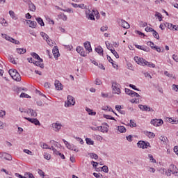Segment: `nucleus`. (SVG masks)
Instances as JSON below:
<instances>
[{
	"label": "nucleus",
	"mask_w": 178,
	"mask_h": 178,
	"mask_svg": "<svg viewBox=\"0 0 178 178\" xmlns=\"http://www.w3.org/2000/svg\"><path fill=\"white\" fill-rule=\"evenodd\" d=\"M134 60L138 63V65H141L142 66H148L149 67H155V64L146 61L145 59L134 57Z\"/></svg>",
	"instance_id": "1"
},
{
	"label": "nucleus",
	"mask_w": 178,
	"mask_h": 178,
	"mask_svg": "<svg viewBox=\"0 0 178 178\" xmlns=\"http://www.w3.org/2000/svg\"><path fill=\"white\" fill-rule=\"evenodd\" d=\"M31 56H33V58L38 60V61H35V63H33L35 66H39L40 67H41V69H44V63H42L43 62L42 58H40V56L37 54V53L35 52L31 53Z\"/></svg>",
	"instance_id": "2"
},
{
	"label": "nucleus",
	"mask_w": 178,
	"mask_h": 178,
	"mask_svg": "<svg viewBox=\"0 0 178 178\" xmlns=\"http://www.w3.org/2000/svg\"><path fill=\"white\" fill-rule=\"evenodd\" d=\"M8 73L15 81H20L22 80V76H20V74L17 72V70L11 69L8 71Z\"/></svg>",
	"instance_id": "3"
},
{
	"label": "nucleus",
	"mask_w": 178,
	"mask_h": 178,
	"mask_svg": "<svg viewBox=\"0 0 178 178\" xmlns=\"http://www.w3.org/2000/svg\"><path fill=\"white\" fill-rule=\"evenodd\" d=\"M86 17L90 20H95V17L94 16H97V15H99V13H98V10H88V13L86 12Z\"/></svg>",
	"instance_id": "4"
},
{
	"label": "nucleus",
	"mask_w": 178,
	"mask_h": 178,
	"mask_svg": "<svg viewBox=\"0 0 178 178\" xmlns=\"http://www.w3.org/2000/svg\"><path fill=\"white\" fill-rule=\"evenodd\" d=\"M112 90L113 94H120V85L118 82H112Z\"/></svg>",
	"instance_id": "5"
},
{
	"label": "nucleus",
	"mask_w": 178,
	"mask_h": 178,
	"mask_svg": "<svg viewBox=\"0 0 178 178\" xmlns=\"http://www.w3.org/2000/svg\"><path fill=\"white\" fill-rule=\"evenodd\" d=\"M137 145L139 148H142L143 149H145L148 148V147H151V144H149V143L143 140L138 141Z\"/></svg>",
	"instance_id": "6"
},
{
	"label": "nucleus",
	"mask_w": 178,
	"mask_h": 178,
	"mask_svg": "<svg viewBox=\"0 0 178 178\" xmlns=\"http://www.w3.org/2000/svg\"><path fill=\"white\" fill-rule=\"evenodd\" d=\"M74 104H76V102L74 101V97L72 95L67 96V102H65V106L67 108H69L70 105L74 106Z\"/></svg>",
	"instance_id": "7"
},
{
	"label": "nucleus",
	"mask_w": 178,
	"mask_h": 178,
	"mask_svg": "<svg viewBox=\"0 0 178 178\" xmlns=\"http://www.w3.org/2000/svg\"><path fill=\"white\" fill-rule=\"evenodd\" d=\"M151 124H153L156 127H158L163 124V120H162V119H154L151 120Z\"/></svg>",
	"instance_id": "8"
},
{
	"label": "nucleus",
	"mask_w": 178,
	"mask_h": 178,
	"mask_svg": "<svg viewBox=\"0 0 178 178\" xmlns=\"http://www.w3.org/2000/svg\"><path fill=\"white\" fill-rule=\"evenodd\" d=\"M76 52L81 55V56H87V52L84 51V48L82 47L78 46L76 49Z\"/></svg>",
	"instance_id": "9"
},
{
	"label": "nucleus",
	"mask_w": 178,
	"mask_h": 178,
	"mask_svg": "<svg viewBox=\"0 0 178 178\" xmlns=\"http://www.w3.org/2000/svg\"><path fill=\"white\" fill-rule=\"evenodd\" d=\"M168 172H171V173H172V175H175L176 173H178L177 172V167H176V165L171 164L169 168H168Z\"/></svg>",
	"instance_id": "10"
},
{
	"label": "nucleus",
	"mask_w": 178,
	"mask_h": 178,
	"mask_svg": "<svg viewBox=\"0 0 178 178\" xmlns=\"http://www.w3.org/2000/svg\"><path fill=\"white\" fill-rule=\"evenodd\" d=\"M6 40L7 41H10V42H13V44H15L16 45H19L20 44V42L19 40L13 39V38H10V36H6Z\"/></svg>",
	"instance_id": "11"
},
{
	"label": "nucleus",
	"mask_w": 178,
	"mask_h": 178,
	"mask_svg": "<svg viewBox=\"0 0 178 178\" xmlns=\"http://www.w3.org/2000/svg\"><path fill=\"white\" fill-rule=\"evenodd\" d=\"M52 129L55 131H59V130H60V129H62V124H60L59 123H54V124H52Z\"/></svg>",
	"instance_id": "12"
},
{
	"label": "nucleus",
	"mask_w": 178,
	"mask_h": 178,
	"mask_svg": "<svg viewBox=\"0 0 178 178\" xmlns=\"http://www.w3.org/2000/svg\"><path fill=\"white\" fill-rule=\"evenodd\" d=\"M40 35L44 38V40H45V41L47 42L49 45H52V44H50L49 36H48L47 33L41 32Z\"/></svg>",
	"instance_id": "13"
},
{
	"label": "nucleus",
	"mask_w": 178,
	"mask_h": 178,
	"mask_svg": "<svg viewBox=\"0 0 178 178\" xmlns=\"http://www.w3.org/2000/svg\"><path fill=\"white\" fill-rule=\"evenodd\" d=\"M52 52H53V55L54 56H56V58H59V56H60V54H59V49L58 48L57 46L54 47Z\"/></svg>",
	"instance_id": "14"
},
{
	"label": "nucleus",
	"mask_w": 178,
	"mask_h": 178,
	"mask_svg": "<svg viewBox=\"0 0 178 178\" xmlns=\"http://www.w3.org/2000/svg\"><path fill=\"white\" fill-rule=\"evenodd\" d=\"M27 24H29V27L31 29H35L37 27V22L31 20H26Z\"/></svg>",
	"instance_id": "15"
},
{
	"label": "nucleus",
	"mask_w": 178,
	"mask_h": 178,
	"mask_svg": "<svg viewBox=\"0 0 178 178\" xmlns=\"http://www.w3.org/2000/svg\"><path fill=\"white\" fill-rule=\"evenodd\" d=\"M120 23L124 29H130V24H129L125 20L121 19Z\"/></svg>",
	"instance_id": "16"
},
{
	"label": "nucleus",
	"mask_w": 178,
	"mask_h": 178,
	"mask_svg": "<svg viewBox=\"0 0 178 178\" xmlns=\"http://www.w3.org/2000/svg\"><path fill=\"white\" fill-rule=\"evenodd\" d=\"M54 86L56 90H63V86H62V83L58 80L55 81Z\"/></svg>",
	"instance_id": "17"
},
{
	"label": "nucleus",
	"mask_w": 178,
	"mask_h": 178,
	"mask_svg": "<svg viewBox=\"0 0 178 178\" xmlns=\"http://www.w3.org/2000/svg\"><path fill=\"white\" fill-rule=\"evenodd\" d=\"M83 45L86 51H88V52H91V51H92V49L91 48V44H90V42H86Z\"/></svg>",
	"instance_id": "18"
},
{
	"label": "nucleus",
	"mask_w": 178,
	"mask_h": 178,
	"mask_svg": "<svg viewBox=\"0 0 178 178\" xmlns=\"http://www.w3.org/2000/svg\"><path fill=\"white\" fill-rule=\"evenodd\" d=\"M99 131H101L102 133H108L109 128H108V127H105V126H100L99 127Z\"/></svg>",
	"instance_id": "19"
},
{
	"label": "nucleus",
	"mask_w": 178,
	"mask_h": 178,
	"mask_svg": "<svg viewBox=\"0 0 178 178\" xmlns=\"http://www.w3.org/2000/svg\"><path fill=\"white\" fill-rule=\"evenodd\" d=\"M29 5V9L31 10V12H35V5L33 3V2L31 1V3H28Z\"/></svg>",
	"instance_id": "20"
},
{
	"label": "nucleus",
	"mask_w": 178,
	"mask_h": 178,
	"mask_svg": "<svg viewBox=\"0 0 178 178\" xmlns=\"http://www.w3.org/2000/svg\"><path fill=\"white\" fill-rule=\"evenodd\" d=\"M68 149H71V151H74L75 152H79V149L76 148L74 145H71L70 143L67 146Z\"/></svg>",
	"instance_id": "21"
},
{
	"label": "nucleus",
	"mask_w": 178,
	"mask_h": 178,
	"mask_svg": "<svg viewBox=\"0 0 178 178\" xmlns=\"http://www.w3.org/2000/svg\"><path fill=\"white\" fill-rule=\"evenodd\" d=\"M30 114L32 118H37V111H34V110L31 108H29V115Z\"/></svg>",
	"instance_id": "22"
},
{
	"label": "nucleus",
	"mask_w": 178,
	"mask_h": 178,
	"mask_svg": "<svg viewBox=\"0 0 178 178\" xmlns=\"http://www.w3.org/2000/svg\"><path fill=\"white\" fill-rule=\"evenodd\" d=\"M95 51L96 52H97V54H99V55H104V49H102V47H97V48H95Z\"/></svg>",
	"instance_id": "23"
},
{
	"label": "nucleus",
	"mask_w": 178,
	"mask_h": 178,
	"mask_svg": "<svg viewBox=\"0 0 178 178\" xmlns=\"http://www.w3.org/2000/svg\"><path fill=\"white\" fill-rule=\"evenodd\" d=\"M3 158L7 161H12V156L8 153H3Z\"/></svg>",
	"instance_id": "24"
},
{
	"label": "nucleus",
	"mask_w": 178,
	"mask_h": 178,
	"mask_svg": "<svg viewBox=\"0 0 178 178\" xmlns=\"http://www.w3.org/2000/svg\"><path fill=\"white\" fill-rule=\"evenodd\" d=\"M16 52H17L19 55H22L23 54H26V52H27V50L26 49L17 48Z\"/></svg>",
	"instance_id": "25"
},
{
	"label": "nucleus",
	"mask_w": 178,
	"mask_h": 178,
	"mask_svg": "<svg viewBox=\"0 0 178 178\" xmlns=\"http://www.w3.org/2000/svg\"><path fill=\"white\" fill-rule=\"evenodd\" d=\"M86 111L88 113V115L90 116H95L97 115V112L92 111L90 108H86Z\"/></svg>",
	"instance_id": "26"
},
{
	"label": "nucleus",
	"mask_w": 178,
	"mask_h": 178,
	"mask_svg": "<svg viewBox=\"0 0 178 178\" xmlns=\"http://www.w3.org/2000/svg\"><path fill=\"white\" fill-rule=\"evenodd\" d=\"M159 140H161V141H162V143L164 144V145H166V144H168V138L165 137V136H161L159 138Z\"/></svg>",
	"instance_id": "27"
},
{
	"label": "nucleus",
	"mask_w": 178,
	"mask_h": 178,
	"mask_svg": "<svg viewBox=\"0 0 178 178\" xmlns=\"http://www.w3.org/2000/svg\"><path fill=\"white\" fill-rule=\"evenodd\" d=\"M117 130H118L120 133H126V127H124V126L117 127Z\"/></svg>",
	"instance_id": "28"
},
{
	"label": "nucleus",
	"mask_w": 178,
	"mask_h": 178,
	"mask_svg": "<svg viewBox=\"0 0 178 178\" xmlns=\"http://www.w3.org/2000/svg\"><path fill=\"white\" fill-rule=\"evenodd\" d=\"M36 21L38 22V24L43 26H45V24L44 23V21L42 20V18L41 17H36Z\"/></svg>",
	"instance_id": "29"
},
{
	"label": "nucleus",
	"mask_w": 178,
	"mask_h": 178,
	"mask_svg": "<svg viewBox=\"0 0 178 178\" xmlns=\"http://www.w3.org/2000/svg\"><path fill=\"white\" fill-rule=\"evenodd\" d=\"M145 135L149 138H154L155 137V134L153 132H149V131H146Z\"/></svg>",
	"instance_id": "30"
},
{
	"label": "nucleus",
	"mask_w": 178,
	"mask_h": 178,
	"mask_svg": "<svg viewBox=\"0 0 178 178\" xmlns=\"http://www.w3.org/2000/svg\"><path fill=\"white\" fill-rule=\"evenodd\" d=\"M35 126H41V123H40V121L37 118H33L32 122Z\"/></svg>",
	"instance_id": "31"
},
{
	"label": "nucleus",
	"mask_w": 178,
	"mask_h": 178,
	"mask_svg": "<svg viewBox=\"0 0 178 178\" xmlns=\"http://www.w3.org/2000/svg\"><path fill=\"white\" fill-rule=\"evenodd\" d=\"M86 144H88V145H94V142L92 141V140H91V138H86Z\"/></svg>",
	"instance_id": "32"
},
{
	"label": "nucleus",
	"mask_w": 178,
	"mask_h": 178,
	"mask_svg": "<svg viewBox=\"0 0 178 178\" xmlns=\"http://www.w3.org/2000/svg\"><path fill=\"white\" fill-rule=\"evenodd\" d=\"M111 52L114 55L116 59H119V54L115 49H110Z\"/></svg>",
	"instance_id": "33"
},
{
	"label": "nucleus",
	"mask_w": 178,
	"mask_h": 178,
	"mask_svg": "<svg viewBox=\"0 0 178 178\" xmlns=\"http://www.w3.org/2000/svg\"><path fill=\"white\" fill-rule=\"evenodd\" d=\"M147 45L150 47V48H152V49H155V47H156V46H155V44L151 41L147 42Z\"/></svg>",
	"instance_id": "34"
},
{
	"label": "nucleus",
	"mask_w": 178,
	"mask_h": 178,
	"mask_svg": "<svg viewBox=\"0 0 178 178\" xmlns=\"http://www.w3.org/2000/svg\"><path fill=\"white\" fill-rule=\"evenodd\" d=\"M89 155L92 159H98V155L95 153H90Z\"/></svg>",
	"instance_id": "35"
},
{
	"label": "nucleus",
	"mask_w": 178,
	"mask_h": 178,
	"mask_svg": "<svg viewBox=\"0 0 178 178\" xmlns=\"http://www.w3.org/2000/svg\"><path fill=\"white\" fill-rule=\"evenodd\" d=\"M155 16H156V17H158L159 22H162V14H161L159 12H156Z\"/></svg>",
	"instance_id": "36"
},
{
	"label": "nucleus",
	"mask_w": 178,
	"mask_h": 178,
	"mask_svg": "<svg viewBox=\"0 0 178 178\" xmlns=\"http://www.w3.org/2000/svg\"><path fill=\"white\" fill-rule=\"evenodd\" d=\"M103 116H104V118H105V119H110L111 120H116L115 119V118L111 117V116L109 115L104 114Z\"/></svg>",
	"instance_id": "37"
},
{
	"label": "nucleus",
	"mask_w": 178,
	"mask_h": 178,
	"mask_svg": "<svg viewBox=\"0 0 178 178\" xmlns=\"http://www.w3.org/2000/svg\"><path fill=\"white\" fill-rule=\"evenodd\" d=\"M153 37H154V38H156V40H159V34L155 30L153 31Z\"/></svg>",
	"instance_id": "38"
},
{
	"label": "nucleus",
	"mask_w": 178,
	"mask_h": 178,
	"mask_svg": "<svg viewBox=\"0 0 178 178\" xmlns=\"http://www.w3.org/2000/svg\"><path fill=\"white\" fill-rule=\"evenodd\" d=\"M101 169L103 170V172H104V173H108V172H109V169L106 165H104L103 167L101 168Z\"/></svg>",
	"instance_id": "39"
},
{
	"label": "nucleus",
	"mask_w": 178,
	"mask_h": 178,
	"mask_svg": "<svg viewBox=\"0 0 178 178\" xmlns=\"http://www.w3.org/2000/svg\"><path fill=\"white\" fill-rule=\"evenodd\" d=\"M20 98H31V97H30L29 95H27L24 92H22L20 95Z\"/></svg>",
	"instance_id": "40"
},
{
	"label": "nucleus",
	"mask_w": 178,
	"mask_h": 178,
	"mask_svg": "<svg viewBox=\"0 0 178 178\" xmlns=\"http://www.w3.org/2000/svg\"><path fill=\"white\" fill-rule=\"evenodd\" d=\"M44 159H47V161H49V159H51V154H49L48 153H44Z\"/></svg>",
	"instance_id": "41"
},
{
	"label": "nucleus",
	"mask_w": 178,
	"mask_h": 178,
	"mask_svg": "<svg viewBox=\"0 0 178 178\" xmlns=\"http://www.w3.org/2000/svg\"><path fill=\"white\" fill-rule=\"evenodd\" d=\"M145 30V31H147V33H148V32L153 33L155 29L147 26Z\"/></svg>",
	"instance_id": "42"
},
{
	"label": "nucleus",
	"mask_w": 178,
	"mask_h": 178,
	"mask_svg": "<svg viewBox=\"0 0 178 178\" xmlns=\"http://www.w3.org/2000/svg\"><path fill=\"white\" fill-rule=\"evenodd\" d=\"M24 176H26V177H29V178H35L34 175H33V174L31 172H26L24 174Z\"/></svg>",
	"instance_id": "43"
},
{
	"label": "nucleus",
	"mask_w": 178,
	"mask_h": 178,
	"mask_svg": "<svg viewBox=\"0 0 178 178\" xmlns=\"http://www.w3.org/2000/svg\"><path fill=\"white\" fill-rule=\"evenodd\" d=\"M154 49L157 51V52H163L164 49L163 47H162L161 49L160 47H158V46H156V47H154Z\"/></svg>",
	"instance_id": "44"
},
{
	"label": "nucleus",
	"mask_w": 178,
	"mask_h": 178,
	"mask_svg": "<svg viewBox=\"0 0 178 178\" xmlns=\"http://www.w3.org/2000/svg\"><path fill=\"white\" fill-rule=\"evenodd\" d=\"M130 102H131V104H138L140 99H132L130 100Z\"/></svg>",
	"instance_id": "45"
},
{
	"label": "nucleus",
	"mask_w": 178,
	"mask_h": 178,
	"mask_svg": "<svg viewBox=\"0 0 178 178\" xmlns=\"http://www.w3.org/2000/svg\"><path fill=\"white\" fill-rule=\"evenodd\" d=\"M165 26V27H168V29H169L170 30H173V25L172 24L166 23Z\"/></svg>",
	"instance_id": "46"
},
{
	"label": "nucleus",
	"mask_w": 178,
	"mask_h": 178,
	"mask_svg": "<svg viewBox=\"0 0 178 178\" xmlns=\"http://www.w3.org/2000/svg\"><path fill=\"white\" fill-rule=\"evenodd\" d=\"M19 111L22 113H27L29 115V108L26 110H24V108H19Z\"/></svg>",
	"instance_id": "47"
},
{
	"label": "nucleus",
	"mask_w": 178,
	"mask_h": 178,
	"mask_svg": "<svg viewBox=\"0 0 178 178\" xmlns=\"http://www.w3.org/2000/svg\"><path fill=\"white\" fill-rule=\"evenodd\" d=\"M74 138H76V141H78L81 145L84 144V141L83 140V139H81V138L74 137Z\"/></svg>",
	"instance_id": "48"
},
{
	"label": "nucleus",
	"mask_w": 178,
	"mask_h": 178,
	"mask_svg": "<svg viewBox=\"0 0 178 178\" xmlns=\"http://www.w3.org/2000/svg\"><path fill=\"white\" fill-rule=\"evenodd\" d=\"M149 160L152 161L153 163H156V160L154 159V156L152 154H149Z\"/></svg>",
	"instance_id": "49"
},
{
	"label": "nucleus",
	"mask_w": 178,
	"mask_h": 178,
	"mask_svg": "<svg viewBox=\"0 0 178 178\" xmlns=\"http://www.w3.org/2000/svg\"><path fill=\"white\" fill-rule=\"evenodd\" d=\"M8 59L11 63H13V65H16V61L15 60V58L12 57L11 56L8 57Z\"/></svg>",
	"instance_id": "50"
},
{
	"label": "nucleus",
	"mask_w": 178,
	"mask_h": 178,
	"mask_svg": "<svg viewBox=\"0 0 178 178\" xmlns=\"http://www.w3.org/2000/svg\"><path fill=\"white\" fill-rule=\"evenodd\" d=\"M35 94H38L39 95H40L41 97H44V98H47V96H45V95L42 94L41 92V91L38 90H35Z\"/></svg>",
	"instance_id": "51"
},
{
	"label": "nucleus",
	"mask_w": 178,
	"mask_h": 178,
	"mask_svg": "<svg viewBox=\"0 0 178 178\" xmlns=\"http://www.w3.org/2000/svg\"><path fill=\"white\" fill-rule=\"evenodd\" d=\"M131 96L133 97H140V95L134 91L132 90V92L131 93Z\"/></svg>",
	"instance_id": "52"
},
{
	"label": "nucleus",
	"mask_w": 178,
	"mask_h": 178,
	"mask_svg": "<svg viewBox=\"0 0 178 178\" xmlns=\"http://www.w3.org/2000/svg\"><path fill=\"white\" fill-rule=\"evenodd\" d=\"M42 148H43L44 149H49V147H48V145L46 143H42L41 145Z\"/></svg>",
	"instance_id": "53"
},
{
	"label": "nucleus",
	"mask_w": 178,
	"mask_h": 178,
	"mask_svg": "<svg viewBox=\"0 0 178 178\" xmlns=\"http://www.w3.org/2000/svg\"><path fill=\"white\" fill-rule=\"evenodd\" d=\"M93 176H95V177H96V178H101V177H102L103 176H102V174H100V173H96V172H94L93 173Z\"/></svg>",
	"instance_id": "54"
},
{
	"label": "nucleus",
	"mask_w": 178,
	"mask_h": 178,
	"mask_svg": "<svg viewBox=\"0 0 178 178\" xmlns=\"http://www.w3.org/2000/svg\"><path fill=\"white\" fill-rule=\"evenodd\" d=\"M145 111H146V112H154V109L145 106Z\"/></svg>",
	"instance_id": "55"
},
{
	"label": "nucleus",
	"mask_w": 178,
	"mask_h": 178,
	"mask_svg": "<svg viewBox=\"0 0 178 178\" xmlns=\"http://www.w3.org/2000/svg\"><path fill=\"white\" fill-rule=\"evenodd\" d=\"M125 92L126 94H127L128 95H131V92H133V90H130V89H127L125 88Z\"/></svg>",
	"instance_id": "56"
},
{
	"label": "nucleus",
	"mask_w": 178,
	"mask_h": 178,
	"mask_svg": "<svg viewBox=\"0 0 178 178\" xmlns=\"http://www.w3.org/2000/svg\"><path fill=\"white\" fill-rule=\"evenodd\" d=\"M6 115V111L1 110L0 111V118H3Z\"/></svg>",
	"instance_id": "57"
},
{
	"label": "nucleus",
	"mask_w": 178,
	"mask_h": 178,
	"mask_svg": "<svg viewBox=\"0 0 178 178\" xmlns=\"http://www.w3.org/2000/svg\"><path fill=\"white\" fill-rule=\"evenodd\" d=\"M38 174L40 176H45V172H44L42 170L38 169Z\"/></svg>",
	"instance_id": "58"
},
{
	"label": "nucleus",
	"mask_w": 178,
	"mask_h": 178,
	"mask_svg": "<svg viewBox=\"0 0 178 178\" xmlns=\"http://www.w3.org/2000/svg\"><path fill=\"white\" fill-rule=\"evenodd\" d=\"M145 105L139 104L138 108L140 109V111H145Z\"/></svg>",
	"instance_id": "59"
},
{
	"label": "nucleus",
	"mask_w": 178,
	"mask_h": 178,
	"mask_svg": "<svg viewBox=\"0 0 178 178\" xmlns=\"http://www.w3.org/2000/svg\"><path fill=\"white\" fill-rule=\"evenodd\" d=\"M165 76H167V77H173V75L170 73H169L168 71H165L164 72Z\"/></svg>",
	"instance_id": "60"
},
{
	"label": "nucleus",
	"mask_w": 178,
	"mask_h": 178,
	"mask_svg": "<svg viewBox=\"0 0 178 178\" xmlns=\"http://www.w3.org/2000/svg\"><path fill=\"white\" fill-rule=\"evenodd\" d=\"M9 15L10 16L12 17V19H15V12L10 10L9 11Z\"/></svg>",
	"instance_id": "61"
},
{
	"label": "nucleus",
	"mask_w": 178,
	"mask_h": 178,
	"mask_svg": "<svg viewBox=\"0 0 178 178\" xmlns=\"http://www.w3.org/2000/svg\"><path fill=\"white\" fill-rule=\"evenodd\" d=\"M129 126H130V127H136V124L131 120L130 123H129Z\"/></svg>",
	"instance_id": "62"
},
{
	"label": "nucleus",
	"mask_w": 178,
	"mask_h": 178,
	"mask_svg": "<svg viewBox=\"0 0 178 178\" xmlns=\"http://www.w3.org/2000/svg\"><path fill=\"white\" fill-rule=\"evenodd\" d=\"M27 60H28V62H29V63H33V65H34V63H35V61H34V60L33 59V58H27Z\"/></svg>",
	"instance_id": "63"
},
{
	"label": "nucleus",
	"mask_w": 178,
	"mask_h": 178,
	"mask_svg": "<svg viewBox=\"0 0 178 178\" xmlns=\"http://www.w3.org/2000/svg\"><path fill=\"white\" fill-rule=\"evenodd\" d=\"M174 152H175V154H177V155H178V146H175Z\"/></svg>",
	"instance_id": "64"
}]
</instances>
